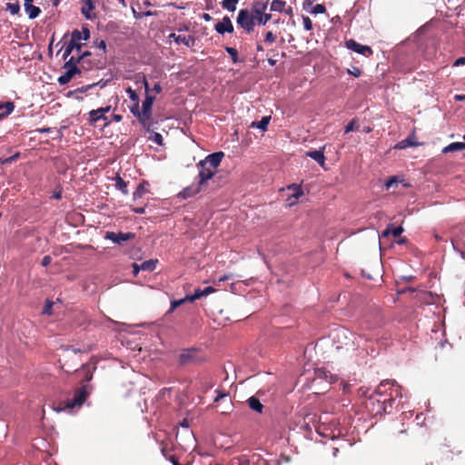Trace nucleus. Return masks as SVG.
I'll list each match as a JSON object with an SVG mask.
<instances>
[{
  "label": "nucleus",
  "instance_id": "1",
  "mask_svg": "<svg viewBox=\"0 0 465 465\" xmlns=\"http://www.w3.org/2000/svg\"><path fill=\"white\" fill-rule=\"evenodd\" d=\"M401 398V387L394 381H382L369 398L370 409L374 415H382L392 408L396 398Z\"/></svg>",
  "mask_w": 465,
  "mask_h": 465
},
{
  "label": "nucleus",
  "instance_id": "2",
  "mask_svg": "<svg viewBox=\"0 0 465 465\" xmlns=\"http://www.w3.org/2000/svg\"><path fill=\"white\" fill-rule=\"evenodd\" d=\"M89 396V391L85 385L77 388L72 399H68L59 403V411L73 410L80 408Z\"/></svg>",
  "mask_w": 465,
  "mask_h": 465
},
{
  "label": "nucleus",
  "instance_id": "3",
  "mask_svg": "<svg viewBox=\"0 0 465 465\" xmlns=\"http://www.w3.org/2000/svg\"><path fill=\"white\" fill-rule=\"evenodd\" d=\"M143 85L146 92V96L144 101L143 102L142 105V113L141 116L143 119V127L147 131L150 132L151 130V117H152V107L153 104V102L155 100L154 96H152L148 94L149 92V84L145 77H143Z\"/></svg>",
  "mask_w": 465,
  "mask_h": 465
},
{
  "label": "nucleus",
  "instance_id": "4",
  "mask_svg": "<svg viewBox=\"0 0 465 465\" xmlns=\"http://www.w3.org/2000/svg\"><path fill=\"white\" fill-rule=\"evenodd\" d=\"M178 361L181 365H193L205 361V357L199 349L192 347L182 350Z\"/></svg>",
  "mask_w": 465,
  "mask_h": 465
},
{
  "label": "nucleus",
  "instance_id": "5",
  "mask_svg": "<svg viewBox=\"0 0 465 465\" xmlns=\"http://www.w3.org/2000/svg\"><path fill=\"white\" fill-rule=\"evenodd\" d=\"M236 23L247 34L253 32L256 25L253 13L248 9H241L239 11Z\"/></svg>",
  "mask_w": 465,
  "mask_h": 465
},
{
  "label": "nucleus",
  "instance_id": "6",
  "mask_svg": "<svg viewBox=\"0 0 465 465\" xmlns=\"http://www.w3.org/2000/svg\"><path fill=\"white\" fill-rule=\"evenodd\" d=\"M203 297V290L198 288L194 291L193 294L192 295H186L184 298L183 299H180V300H175V301H173L171 302V308L169 309V311L166 312L165 316H167L168 314L172 313L176 308H178L179 306H181L183 303H184L185 302H194L195 300L197 299H200Z\"/></svg>",
  "mask_w": 465,
  "mask_h": 465
},
{
  "label": "nucleus",
  "instance_id": "7",
  "mask_svg": "<svg viewBox=\"0 0 465 465\" xmlns=\"http://www.w3.org/2000/svg\"><path fill=\"white\" fill-rule=\"evenodd\" d=\"M224 156V153L223 152H216L213 153H211L205 157L204 160H202L198 163V166H203L207 165L208 167L213 169L216 171L217 167L220 165L223 158Z\"/></svg>",
  "mask_w": 465,
  "mask_h": 465
},
{
  "label": "nucleus",
  "instance_id": "8",
  "mask_svg": "<svg viewBox=\"0 0 465 465\" xmlns=\"http://www.w3.org/2000/svg\"><path fill=\"white\" fill-rule=\"evenodd\" d=\"M105 239L112 241L117 244H123V242L134 240L135 238V234L134 232H106Z\"/></svg>",
  "mask_w": 465,
  "mask_h": 465
},
{
  "label": "nucleus",
  "instance_id": "9",
  "mask_svg": "<svg viewBox=\"0 0 465 465\" xmlns=\"http://www.w3.org/2000/svg\"><path fill=\"white\" fill-rule=\"evenodd\" d=\"M345 46L348 49L352 50L353 52L362 54L366 57H369L373 54V51L371 48V46L361 45L353 39L346 40Z\"/></svg>",
  "mask_w": 465,
  "mask_h": 465
},
{
  "label": "nucleus",
  "instance_id": "10",
  "mask_svg": "<svg viewBox=\"0 0 465 465\" xmlns=\"http://www.w3.org/2000/svg\"><path fill=\"white\" fill-rule=\"evenodd\" d=\"M64 73L57 79L61 85L68 84L76 74H80L83 70L79 66L64 67Z\"/></svg>",
  "mask_w": 465,
  "mask_h": 465
},
{
  "label": "nucleus",
  "instance_id": "11",
  "mask_svg": "<svg viewBox=\"0 0 465 465\" xmlns=\"http://www.w3.org/2000/svg\"><path fill=\"white\" fill-rule=\"evenodd\" d=\"M111 110V106L100 107L96 110H92L89 112V123L94 125L99 120H107L105 114H107Z\"/></svg>",
  "mask_w": 465,
  "mask_h": 465
},
{
  "label": "nucleus",
  "instance_id": "12",
  "mask_svg": "<svg viewBox=\"0 0 465 465\" xmlns=\"http://www.w3.org/2000/svg\"><path fill=\"white\" fill-rule=\"evenodd\" d=\"M217 33L223 35L225 33H233V25L229 16H224L223 20L214 25Z\"/></svg>",
  "mask_w": 465,
  "mask_h": 465
},
{
  "label": "nucleus",
  "instance_id": "13",
  "mask_svg": "<svg viewBox=\"0 0 465 465\" xmlns=\"http://www.w3.org/2000/svg\"><path fill=\"white\" fill-rule=\"evenodd\" d=\"M200 168V171H199V173H198V183L203 186L204 183L212 179L213 177V175L215 174V172L213 169L212 170V168L208 167L207 165H203V166H198Z\"/></svg>",
  "mask_w": 465,
  "mask_h": 465
},
{
  "label": "nucleus",
  "instance_id": "14",
  "mask_svg": "<svg viewBox=\"0 0 465 465\" xmlns=\"http://www.w3.org/2000/svg\"><path fill=\"white\" fill-rule=\"evenodd\" d=\"M203 189V186L198 183L197 184H192L190 186L185 187L183 191H181L178 196L182 199H187L193 197L199 193Z\"/></svg>",
  "mask_w": 465,
  "mask_h": 465
},
{
  "label": "nucleus",
  "instance_id": "15",
  "mask_svg": "<svg viewBox=\"0 0 465 465\" xmlns=\"http://www.w3.org/2000/svg\"><path fill=\"white\" fill-rule=\"evenodd\" d=\"M170 37L174 40L177 44H183L187 47H191L194 45L195 38L193 35H181L174 33L170 35Z\"/></svg>",
  "mask_w": 465,
  "mask_h": 465
},
{
  "label": "nucleus",
  "instance_id": "16",
  "mask_svg": "<svg viewBox=\"0 0 465 465\" xmlns=\"http://www.w3.org/2000/svg\"><path fill=\"white\" fill-rule=\"evenodd\" d=\"M72 37L74 38V41H81V40H88L90 38V31L87 27V25H83L82 31H79L77 29L74 30L71 34Z\"/></svg>",
  "mask_w": 465,
  "mask_h": 465
},
{
  "label": "nucleus",
  "instance_id": "17",
  "mask_svg": "<svg viewBox=\"0 0 465 465\" xmlns=\"http://www.w3.org/2000/svg\"><path fill=\"white\" fill-rule=\"evenodd\" d=\"M323 150L324 147L320 150L309 151L306 153V155L316 161L321 166H323L325 163Z\"/></svg>",
  "mask_w": 465,
  "mask_h": 465
},
{
  "label": "nucleus",
  "instance_id": "18",
  "mask_svg": "<svg viewBox=\"0 0 465 465\" xmlns=\"http://www.w3.org/2000/svg\"><path fill=\"white\" fill-rule=\"evenodd\" d=\"M286 2L282 0H273L271 4V11L274 12H280V13H285V14H291L292 13V7H289L288 9H285Z\"/></svg>",
  "mask_w": 465,
  "mask_h": 465
},
{
  "label": "nucleus",
  "instance_id": "19",
  "mask_svg": "<svg viewBox=\"0 0 465 465\" xmlns=\"http://www.w3.org/2000/svg\"><path fill=\"white\" fill-rule=\"evenodd\" d=\"M94 9V5L92 0H84V5L82 6L81 12L86 19L92 20L95 17L94 15H92V11Z\"/></svg>",
  "mask_w": 465,
  "mask_h": 465
},
{
  "label": "nucleus",
  "instance_id": "20",
  "mask_svg": "<svg viewBox=\"0 0 465 465\" xmlns=\"http://www.w3.org/2000/svg\"><path fill=\"white\" fill-rule=\"evenodd\" d=\"M149 182L143 180L133 194L134 200L140 199L144 193H149Z\"/></svg>",
  "mask_w": 465,
  "mask_h": 465
},
{
  "label": "nucleus",
  "instance_id": "21",
  "mask_svg": "<svg viewBox=\"0 0 465 465\" xmlns=\"http://www.w3.org/2000/svg\"><path fill=\"white\" fill-rule=\"evenodd\" d=\"M256 25H265L272 18L271 14L265 13V11L252 12Z\"/></svg>",
  "mask_w": 465,
  "mask_h": 465
},
{
  "label": "nucleus",
  "instance_id": "22",
  "mask_svg": "<svg viewBox=\"0 0 465 465\" xmlns=\"http://www.w3.org/2000/svg\"><path fill=\"white\" fill-rule=\"evenodd\" d=\"M70 66H79L81 69L88 70L91 68V64L87 63V65L84 64L80 59H78V55L75 57L72 55L64 64V67Z\"/></svg>",
  "mask_w": 465,
  "mask_h": 465
},
{
  "label": "nucleus",
  "instance_id": "23",
  "mask_svg": "<svg viewBox=\"0 0 465 465\" xmlns=\"http://www.w3.org/2000/svg\"><path fill=\"white\" fill-rule=\"evenodd\" d=\"M247 402H248L250 409H252V411H254L258 413L262 412L264 406L262 404V402L260 401V400L257 397H255V396L250 397L248 399Z\"/></svg>",
  "mask_w": 465,
  "mask_h": 465
},
{
  "label": "nucleus",
  "instance_id": "24",
  "mask_svg": "<svg viewBox=\"0 0 465 465\" xmlns=\"http://www.w3.org/2000/svg\"><path fill=\"white\" fill-rule=\"evenodd\" d=\"M462 150H465V143L456 142V143H451L449 145L445 146L442 149V153H448L462 151Z\"/></svg>",
  "mask_w": 465,
  "mask_h": 465
},
{
  "label": "nucleus",
  "instance_id": "25",
  "mask_svg": "<svg viewBox=\"0 0 465 465\" xmlns=\"http://www.w3.org/2000/svg\"><path fill=\"white\" fill-rule=\"evenodd\" d=\"M157 263L158 260L150 259L143 262L141 264H139V267L141 268L142 271L153 272L155 270Z\"/></svg>",
  "mask_w": 465,
  "mask_h": 465
},
{
  "label": "nucleus",
  "instance_id": "26",
  "mask_svg": "<svg viewBox=\"0 0 465 465\" xmlns=\"http://www.w3.org/2000/svg\"><path fill=\"white\" fill-rule=\"evenodd\" d=\"M403 232V228L401 226L398 227H387L383 232V237H388L390 234H391L393 237H399Z\"/></svg>",
  "mask_w": 465,
  "mask_h": 465
},
{
  "label": "nucleus",
  "instance_id": "27",
  "mask_svg": "<svg viewBox=\"0 0 465 465\" xmlns=\"http://www.w3.org/2000/svg\"><path fill=\"white\" fill-rule=\"evenodd\" d=\"M114 181L115 188L121 191L124 194H128L127 183L120 175H116Z\"/></svg>",
  "mask_w": 465,
  "mask_h": 465
},
{
  "label": "nucleus",
  "instance_id": "28",
  "mask_svg": "<svg viewBox=\"0 0 465 465\" xmlns=\"http://www.w3.org/2000/svg\"><path fill=\"white\" fill-rule=\"evenodd\" d=\"M269 0H254L252 12L265 11L268 7Z\"/></svg>",
  "mask_w": 465,
  "mask_h": 465
},
{
  "label": "nucleus",
  "instance_id": "29",
  "mask_svg": "<svg viewBox=\"0 0 465 465\" xmlns=\"http://www.w3.org/2000/svg\"><path fill=\"white\" fill-rule=\"evenodd\" d=\"M288 189L292 192L289 199L294 198L295 200H297L303 194L301 185L293 183L288 186Z\"/></svg>",
  "mask_w": 465,
  "mask_h": 465
},
{
  "label": "nucleus",
  "instance_id": "30",
  "mask_svg": "<svg viewBox=\"0 0 465 465\" xmlns=\"http://www.w3.org/2000/svg\"><path fill=\"white\" fill-rule=\"evenodd\" d=\"M28 17L34 19L39 15L41 13V9L38 6L34 5L33 4L25 8Z\"/></svg>",
  "mask_w": 465,
  "mask_h": 465
},
{
  "label": "nucleus",
  "instance_id": "31",
  "mask_svg": "<svg viewBox=\"0 0 465 465\" xmlns=\"http://www.w3.org/2000/svg\"><path fill=\"white\" fill-rule=\"evenodd\" d=\"M14 109H15L14 102H12V101H7L5 103L0 102V110H5L4 112H2V114L9 115L14 111Z\"/></svg>",
  "mask_w": 465,
  "mask_h": 465
},
{
  "label": "nucleus",
  "instance_id": "32",
  "mask_svg": "<svg viewBox=\"0 0 465 465\" xmlns=\"http://www.w3.org/2000/svg\"><path fill=\"white\" fill-rule=\"evenodd\" d=\"M270 120H271L270 116H263L261 121H259L257 123H252V126H256L257 128H259L262 131H265V130H267Z\"/></svg>",
  "mask_w": 465,
  "mask_h": 465
},
{
  "label": "nucleus",
  "instance_id": "33",
  "mask_svg": "<svg viewBox=\"0 0 465 465\" xmlns=\"http://www.w3.org/2000/svg\"><path fill=\"white\" fill-rule=\"evenodd\" d=\"M238 0H223L222 2V6L228 11L233 12L236 9V4Z\"/></svg>",
  "mask_w": 465,
  "mask_h": 465
},
{
  "label": "nucleus",
  "instance_id": "34",
  "mask_svg": "<svg viewBox=\"0 0 465 465\" xmlns=\"http://www.w3.org/2000/svg\"><path fill=\"white\" fill-rule=\"evenodd\" d=\"M225 51L231 55L233 64H237L239 62L238 51L234 47L226 46Z\"/></svg>",
  "mask_w": 465,
  "mask_h": 465
},
{
  "label": "nucleus",
  "instance_id": "35",
  "mask_svg": "<svg viewBox=\"0 0 465 465\" xmlns=\"http://www.w3.org/2000/svg\"><path fill=\"white\" fill-rule=\"evenodd\" d=\"M6 9L10 11L12 15H17L20 11V5L16 3H7Z\"/></svg>",
  "mask_w": 465,
  "mask_h": 465
},
{
  "label": "nucleus",
  "instance_id": "36",
  "mask_svg": "<svg viewBox=\"0 0 465 465\" xmlns=\"http://www.w3.org/2000/svg\"><path fill=\"white\" fill-rule=\"evenodd\" d=\"M131 112L135 117L138 118L139 123L143 125V119L141 116L142 111L140 110L139 103H134V105L131 108Z\"/></svg>",
  "mask_w": 465,
  "mask_h": 465
},
{
  "label": "nucleus",
  "instance_id": "37",
  "mask_svg": "<svg viewBox=\"0 0 465 465\" xmlns=\"http://www.w3.org/2000/svg\"><path fill=\"white\" fill-rule=\"evenodd\" d=\"M149 140L154 142L158 145L163 144V136L159 133L153 132L151 136L149 137Z\"/></svg>",
  "mask_w": 465,
  "mask_h": 465
},
{
  "label": "nucleus",
  "instance_id": "38",
  "mask_svg": "<svg viewBox=\"0 0 465 465\" xmlns=\"http://www.w3.org/2000/svg\"><path fill=\"white\" fill-rule=\"evenodd\" d=\"M326 12V7L324 5L317 4L312 6L311 13L314 15L324 14Z\"/></svg>",
  "mask_w": 465,
  "mask_h": 465
},
{
  "label": "nucleus",
  "instance_id": "39",
  "mask_svg": "<svg viewBox=\"0 0 465 465\" xmlns=\"http://www.w3.org/2000/svg\"><path fill=\"white\" fill-rule=\"evenodd\" d=\"M126 93L128 94L129 95V98L134 102V103H139V96L137 94V93L133 90L131 87H128L126 89Z\"/></svg>",
  "mask_w": 465,
  "mask_h": 465
},
{
  "label": "nucleus",
  "instance_id": "40",
  "mask_svg": "<svg viewBox=\"0 0 465 465\" xmlns=\"http://www.w3.org/2000/svg\"><path fill=\"white\" fill-rule=\"evenodd\" d=\"M19 156H20V153H16L8 158H5V159L0 158V163H3V164L11 163L15 162V160H17L19 158Z\"/></svg>",
  "mask_w": 465,
  "mask_h": 465
},
{
  "label": "nucleus",
  "instance_id": "41",
  "mask_svg": "<svg viewBox=\"0 0 465 465\" xmlns=\"http://www.w3.org/2000/svg\"><path fill=\"white\" fill-rule=\"evenodd\" d=\"M413 145L412 142L411 141L410 138H407V139H404L402 141H401L398 144H397V148L399 149H405L409 146H411Z\"/></svg>",
  "mask_w": 465,
  "mask_h": 465
},
{
  "label": "nucleus",
  "instance_id": "42",
  "mask_svg": "<svg viewBox=\"0 0 465 465\" xmlns=\"http://www.w3.org/2000/svg\"><path fill=\"white\" fill-rule=\"evenodd\" d=\"M302 23H303L304 29L306 31H311L312 29V22L309 16H303Z\"/></svg>",
  "mask_w": 465,
  "mask_h": 465
},
{
  "label": "nucleus",
  "instance_id": "43",
  "mask_svg": "<svg viewBox=\"0 0 465 465\" xmlns=\"http://www.w3.org/2000/svg\"><path fill=\"white\" fill-rule=\"evenodd\" d=\"M94 45L99 48L100 50H102L104 53H105L106 51V43L104 40L101 39H96L94 42Z\"/></svg>",
  "mask_w": 465,
  "mask_h": 465
},
{
  "label": "nucleus",
  "instance_id": "44",
  "mask_svg": "<svg viewBox=\"0 0 465 465\" xmlns=\"http://www.w3.org/2000/svg\"><path fill=\"white\" fill-rule=\"evenodd\" d=\"M275 40H276V35L272 32L269 31V32L266 33L265 38H264V42L265 43L272 44Z\"/></svg>",
  "mask_w": 465,
  "mask_h": 465
},
{
  "label": "nucleus",
  "instance_id": "45",
  "mask_svg": "<svg viewBox=\"0 0 465 465\" xmlns=\"http://www.w3.org/2000/svg\"><path fill=\"white\" fill-rule=\"evenodd\" d=\"M347 73L353 75L354 77H360L361 74V70L359 67L352 66L351 69L347 70Z\"/></svg>",
  "mask_w": 465,
  "mask_h": 465
},
{
  "label": "nucleus",
  "instance_id": "46",
  "mask_svg": "<svg viewBox=\"0 0 465 465\" xmlns=\"http://www.w3.org/2000/svg\"><path fill=\"white\" fill-rule=\"evenodd\" d=\"M230 465H250V462L246 459H233Z\"/></svg>",
  "mask_w": 465,
  "mask_h": 465
},
{
  "label": "nucleus",
  "instance_id": "47",
  "mask_svg": "<svg viewBox=\"0 0 465 465\" xmlns=\"http://www.w3.org/2000/svg\"><path fill=\"white\" fill-rule=\"evenodd\" d=\"M354 129H355V120L353 119L345 126L344 133L348 134L350 132L354 131Z\"/></svg>",
  "mask_w": 465,
  "mask_h": 465
},
{
  "label": "nucleus",
  "instance_id": "48",
  "mask_svg": "<svg viewBox=\"0 0 465 465\" xmlns=\"http://www.w3.org/2000/svg\"><path fill=\"white\" fill-rule=\"evenodd\" d=\"M53 304V302L48 301L44 307L43 313L51 314Z\"/></svg>",
  "mask_w": 465,
  "mask_h": 465
},
{
  "label": "nucleus",
  "instance_id": "49",
  "mask_svg": "<svg viewBox=\"0 0 465 465\" xmlns=\"http://www.w3.org/2000/svg\"><path fill=\"white\" fill-rule=\"evenodd\" d=\"M91 56V52L89 51H85L84 53H82L81 54L78 55V59H80L82 61V63L84 64H85L87 62H86V58Z\"/></svg>",
  "mask_w": 465,
  "mask_h": 465
},
{
  "label": "nucleus",
  "instance_id": "50",
  "mask_svg": "<svg viewBox=\"0 0 465 465\" xmlns=\"http://www.w3.org/2000/svg\"><path fill=\"white\" fill-rule=\"evenodd\" d=\"M215 392L217 393V396L214 399L215 402H218L220 400L227 396V393H225L223 391L216 390Z\"/></svg>",
  "mask_w": 465,
  "mask_h": 465
},
{
  "label": "nucleus",
  "instance_id": "51",
  "mask_svg": "<svg viewBox=\"0 0 465 465\" xmlns=\"http://www.w3.org/2000/svg\"><path fill=\"white\" fill-rule=\"evenodd\" d=\"M397 179L395 177H391L386 182L385 186L387 189H390L392 185H397Z\"/></svg>",
  "mask_w": 465,
  "mask_h": 465
},
{
  "label": "nucleus",
  "instance_id": "52",
  "mask_svg": "<svg viewBox=\"0 0 465 465\" xmlns=\"http://www.w3.org/2000/svg\"><path fill=\"white\" fill-rule=\"evenodd\" d=\"M51 261H52L51 257L49 255H45L43 257L41 264H42V266L46 267L51 263Z\"/></svg>",
  "mask_w": 465,
  "mask_h": 465
},
{
  "label": "nucleus",
  "instance_id": "53",
  "mask_svg": "<svg viewBox=\"0 0 465 465\" xmlns=\"http://www.w3.org/2000/svg\"><path fill=\"white\" fill-rule=\"evenodd\" d=\"M73 49L70 48L67 45H65L64 53L63 54V59L65 60L72 53Z\"/></svg>",
  "mask_w": 465,
  "mask_h": 465
},
{
  "label": "nucleus",
  "instance_id": "54",
  "mask_svg": "<svg viewBox=\"0 0 465 465\" xmlns=\"http://www.w3.org/2000/svg\"><path fill=\"white\" fill-rule=\"evenodd\" d=\"M215 292V289L212 286L205 287L203 289V296H207Z\"/></svg>",
  "mask_w": 465,
  "mask_h": 465
},
{
  "label": "nucleus",
  "instance_id": "55",
  "mask_svg": "<svg viewBox=\"0 0 465 465\" xmlns=\"http://www.w3.org/2000/svg\"><path fill=\"white\" fill-rule=\"evenodd\" d=\"M463 64H465V57H460L453 63V66H460Z\"/></svg>",
  "mask_w": 465,
  "mask_h": 465
},
{
  "label": "nucleus",
  "instance_id": "56",
  "mask_svg": "<svg viewBox=\"0 0 465 465\" xmlns=\"http://www.w3.org/2000/svg\"><path fill=\"white\" fill-rule=\"evenodd\" d=\"M133 274L134 276H137L139 272L142 271L141 268L139 267V264L138 263H133Z\"/></svg>",
  "mask_w": 465,
  "mask_h": 465
},
{
  "label": "nucleus",
  "instance_id": "57",
  "mask_svg": "<svg viewBox=\"0 0 465 465\" xmlns=\"http://www.w3.org/2000/svg\"><path fill=\"white\" fill-rule=\"evenodd\" d=\"M134 213H138V214H143L145 213V208L144 207H134L132 209Z\"/></svg>",
  "mask_w": 465,
  "mask_h": 465
},
{
  "label": "nucleus",
  "instance_id": "58",
  "mask_svg": "<svg viewBox=\"0 0 465 465\" xmlns=\"http://www.w3.org/2000/svg\"><path fill=\"white\" fill-rule=\"evenodd\" d=\"M77 41H74V38L71 36L70 41L66 44L68 46H70L71 49L74 50L77 45Z\"/></svg>",
  "mask_w": 465,
  "mask_h": 465
},
{
  "label": "nucleus",
  "instance_id": "59",
  "mask_svg": "<svg viewBox=\"0 0 465 465\" xmlns=\"http://www.w3.org/2000/svg\"><path fill=\"white\" fill-rule=\"evenodd\" d=\"M312 4H313V0H304L303 7L305 9H307V8L311 7L312 5Z\"/></svg>",
  "mask_w": 465,
  "mask_h": 465
},
{
  "label": "nucleus",
  "instance_id": "60",
  "mask_svg": "<svg viewBox=\"0 0 465 465\" xmlns=\"http://www.w3.org/2000/svg\"><path fill=\"white\" fill-rule=\"evenodd\" d=\"M153 90L157 93V94H160L162 92V87L160 85L159 83H156L153 88Z\"/></svg>",
  "mask_w": 465,
  "mask_h": 465
},
{
  "label": "nucleus",
  "instance_id": "61",
  "mask_svg": "<svg viewBox=\"0 0 465 465\" xmlns=\"http://www.w3.org/2000/svg\"><path fill=\"white\" fill-rule=\"evenodd\" d=\"M83 45H84L79 44V42H78V43H77V45H76V47H75V49H74V50L77 52V54H78V55L82 54L81 52H82Z\"/></svg>",
  "mask_w": 465,
  "mask_h": 465
},
{
  "label": "nucleus",
  "instance_id": "62",
  "mask_svg": "<svg viewBox=\"0 0 465 465\" xmlns=\"http://www.w3.org/2000/svg\"><path fill=\"white\" fill-rule=\"evenodd\" d=\"M113 119L115 122H121L123 119V116L121 114H113Z\"/></svg>",
  "mask_w": 465,
  "mask_h": 465
},
{
  "label": "nucleus",
  "instance_id": "63",
  "mask_svg": "<svg viewBox=\"0 0 465 465\" xmlns=\"http://www.w3.org/2000/svg\"><path fill=\"white\" fill-rule=\"evenodd\" d=\"M454 98H455L456 101H463L465 99V95H463V94H456Z\"/></svg>",
  "mask_w": 465,
  "mask_h": 465
},
{
  "label": "nucleus",
  "instance_id": "64",
  "mask_svg": "<svg viewBox=\"0 0 465 465\" xmlns=\"http://www.w3.org/2000/svg\"><path fill=\"white\" fill-rule=\"evenodd\" d=\"M396 242L398 244H403V243L407 242V238L406 237H402V238L399 239Z\"/></svg>",
  "mask_w": 465,
  "mask_h": 465
}]
</instances>
